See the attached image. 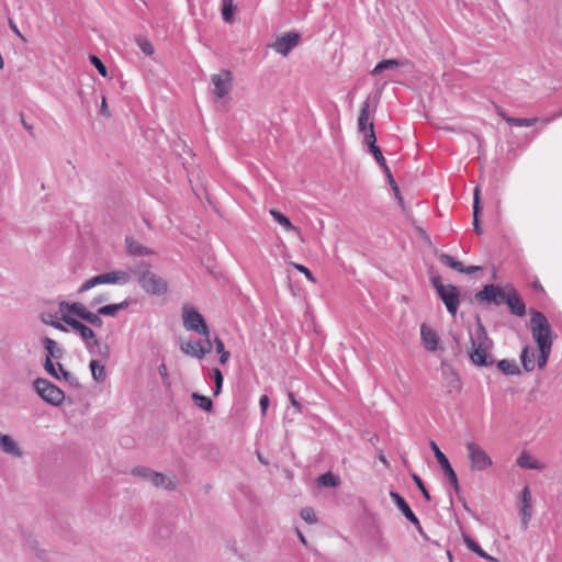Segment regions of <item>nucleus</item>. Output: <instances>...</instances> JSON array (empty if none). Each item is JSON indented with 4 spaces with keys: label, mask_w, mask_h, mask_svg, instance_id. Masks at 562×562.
Instances as JSON below:
<instances>
[{
    "label": "nucleus",
    "mask_w": 562,
    "mask_h": 562,
    "mask_svg": "<svg viewBox=\"0 0 562 562\" xmlns=\"http://www.w3.org/2000/svg\"><path fill=\"white\" fill-rule=\"evenodd\" d=\"M82 321L87 322L93 327L100 328L103 326V319L101 318V314H99V310L97 313H92L89 310H87Z\"/></svg>",
    "instance_id": "nucleus-41"
},
{
    "label": "nucleus",
    "mask_w": 562,
    "mask_h": 562,
    "mask_svg": "<svg viewBox=\"0 0 562 562\" xmlns=\"http://www.w3.org/2000/svg\"><path fill=\"white\" fill-rule=\"evenodd\" d=\"M301 35L297 32H288L281 35L276 40V42L272 44V48L283 55L288 56L290 52L296 47L300 43Z\"/></svg>",
    "instance_id": "nucleus-12"
},
{
    "label": "nucleus",
    "mask_w": 562,
    "mask_h": 562,
    "mask_svg": "<svg viewBox=\"0 0 562 562\" xmlns=\"http://www.w3.org/2000/svg\"><path fill=\"white\" fill-rule=\"evenodd\" d=\"M211 80L214 85V95L216 99H222L229 93L232 89V74L229 70L212 75Z\"/></svg>",
    "instance_id": "nucleus-13"
},
{
    "label": "nucleus",
    "mask_w": 562,
    "mask_h": 562,
    "mask_svg": "<svg viewBox=\"0 0 562 562\" xmlns=\"http://www.w3.org/2000/svg\"><path fill=\"white\" fill-rule=\"evenodd\" d=\"M150 268L151 266L147 261H139L131 268L128 273L130 277L133 274L139 283V280H143V278L145 279L151 273Z\"/></svg>",
    "instance_id": "nucleus-26"
},
{
    "label": "nucleus",
    "mask_w": 562,
    "mask_h": 562,
    "mask_svg": "<svg viewBox=\"0 0 562 562\" xmlns=\"http://www.w3.org/2000/svg\"><path fill=\"white\" fill-rule=\"evenodd\" d=\"M293 266L297 271L302 272L310 281L316 282L312 271L307 267L301 263H294Z\"/></svg>",
    "instance_id": "nucleus-53"
},
{
    "label": "nucleus",
    "mask_w": 562,
    "mask_h": 562,
    "mask_svg": "<svg viewBox=\"0 0 562 562\" xmlns=\"http://www.w3.org/2000/svg\"><path fill=\"white\" fill-rule=\"evenodd\" d=\"M317 483L318 485L325 487H336L339 485L340 480L337 475L333 474L331 472H326L317 477Z\"/></svg>",
    "instance_id": "nucleus-33"
},
{
    "label": "nucleus",
    "mask_w": 562,
    "mask_h": 562,
    "mask_svg": "<svg viewBox=\"0 0 562 562\" xmlns=\"http://www.w3.org/2000/svg\"><path fill=\"white\" fill-rule=\"evenodd\" d=\"M55 318H56V315H54L52 313H43L41 315V319L44 324L49 325L60 331L67 333L68 328L61 322H59Z\"/></svg>",
    "instance_id": "nucleus-35"
},
{
    "label": "nucleus",
    "mask_w": 562,
    "mask_h": 562,
    "mask_svg": "<svg viewBox=\"0 0 562 562\" xmlns=\"http://www.w3.org/2000/svg\"><path fill=\"white\" fill-rule=\"evenodd\" d=\"M137 44L146 56H151L154 54V46L147 40H138Z\"/></svg>",
    "instance_id": "nucleus-50"
},
{
    "label": "nucleus",
    "mask_w": 562,
    "mask_h": 562,
    "mask_svg": "<svg viewBox=\"0 0 562 562\" xmlns=\"http://www.w3.org/2000/svg\"><path fill=\"white\" fill-rule=\"evenodd\" d=\"M183 327L189 331H194L203 337L210 335V328L205 323L204 317L199 311L188 304L182 307Z\"/></svg>",
    "instance_id": "nucleus-6"
},
{
    "label": "nucleus",
    "mask_w": 562,
    "mask_h": 562,
    "mask_svg": "<svg viewBox=\"0 0 562 562\" xmlns=\"http://www.w3.org/2000/svg\"><path fill=\"white\" fill-rule=\"evenodd\" d=\"M63 379L71 386H75V387L80 386L78 379L74 374H71L69 371L64 372Z\"/></svg>",
    "instance_id": "nucleus-57"
},
{
    "label": "nucleus",
    "mask_w": 562,
    "mask_h": 562,
    "mask_svg": "<svg viewBox=\"0 0 562 562\" xmlns=\"http://www.w3.org/2000/svg\"><path fill=\"white\" fill-rule=\"evenodd\" d=\"M465 447L473 471H484L492 467L493 461L483 448L475 442H468Z\"/></svg>",
    "instance_id": "nucleus-9"
},
{
    "label": "nucleus",
    "mask_w": 562,
    "mask_h": 562,
    "mask_svg": "<svg viewBox=\"0 0 562 562\" xmlns=\"http://www.w3.org/2000/svg\"><path fill=\"white\" fill-rule=\"evenodd\" d=\"M80 337L85 342L88 341L89 339L97 337V335L89 326H86L82 333L80 334Z\"/></svg>",
    "instance_id": "nucleus-58"
},
{
    "label": "nucleus",
    "mask_w": 562,
    "mask_h": 562,
    "mask_svg": "<svg viewBox=\"0 0 562 562\" xmlns=\"http://www.w3.org/2000/svg\"><path fill=\"white\" fill-rule=\"evenodd\" d=\"M480 212H481V205H480L479 188H475L474 199H473V217H477Z\"/></svg>",
    "instance_id": "nucleus-54"
},
{
    "label": "nucleus",
    "mask_w": 562,
    "mask_h": 562,
    "mask_svg": "<svg viewBox=\"0 0 562 562\" xmlns=\"http://www.w3.org/2000/svg\"><path fill=\"white\" fill-rule=\"evenodd\" d=\"M505 122L509 126H533L538 122V117H505Z\"/></svg>",
    "instance_id": "nucleus-36"
},
{
    "label": "nucleus",
    "mask_w": 562,
    "mask_h": 562,
    "mask_svg": "<svg viewBox=\"0 0 562 562\" xmlns=\"http://www.w3.org/2000/svg\"><path fill=\"white\" fill-rule=\"evenodd\" d=\"M530 314L531 334L537 346H552V328L546 315L537 310H531Z\"/></svg>",
    "instance_id": "nucleus-3"
},
{
    "label": "nucleus",
    "mask_w": 562,
    "mask_h": 562,
    "mask_svg": "<svg viewBox=\"0 0 562 562\" xmlns=\"http://www.w3.org/2000/svg\"><path fill=\"white\" fill-rule=\"evenodd\" d=\"M505 304L509 307L510 313L518 317H521L526 314V305L514 286L509 288V294Z\"/></svg>",
    "instance_id": "nucleus-15"
},
{
    "label": "nucleus",
    "mask_w": 562,
    "mask_h": 562,
    "mask_svg": "<svg viewBox=\"0 0 562 562\" xmlns=\"http://www.w3.org/2000/svg\"><path fill=\"white\" fill-rule=\"evenodd\" d=\"M409 65V60L408 59H395V58H390V59H382L381 61H379L375 67L371 70V75L372 76H378V75H381L384 70H394V69H397L398 67H405V66H408Z\"/></svg>",
    "instance_id": "nucleus-16"
},
{
    "label": "nucleus",
    "mask_w": 562,
    "mask_h": 562,
    "mask_svg": "<svg viewBox=\"0 0 562 562\" xmlns=\"http://www.w3.org/2000/svg\"><path fill=\"white\" fill-rule=\"evenodd\" d=\"M93 380L102 382L105 379V368L98 360L92 359L89 363Z\"/></svg>",
    "instance_id": "nucleus-34"
},
{
    "label": "nucleus",
    "mask_w": 562,
    "mask_h": 562,
    "mask_svg": "<svg viewBox=\"0 0 562 562\" xmlns=\"http://www.w3.org/2000/svg\"><path fill=\"white\" fill-rule=\"evenodd\" d=\"M44 369L54 379H57V380L60 379V375L58 374L56 367H55L54 362L52 361V359H49V357H46V359H45Z\"/></svg>",
    "instance_id": "nucleus-48"
},
{
    "label": "nucleus",
    "mask_w": 562,
    "mask_h": 562,
    "mask_svg": "<svg viewBox=\"0 0 562 562\" xmlns=\"http://www.w3.org/2000/svg\"><path fill=\"white\" fill-rule=\"evenodd\" d=\"M390 496H391L392 501L395 503V505L397 506V508L405 516V518L407 520H409L412 524H416L417 516L411 509L408 503L397 492H393V491L390 492Z\"/></svg>",
    "instance_id": "nucleus-19"
},
{
    "label": "nucleus",
    "mask_w": 562,
    "mask_h": 562,
    "mask_svg": "<svg viewBox=\"0 0 562 562\" xmlns=\"http://www.w3.org/2000/svg\"><path fill=\"white\" fill-rule=\"evenodd\" d=\"M88 308L82 303H79V302L69 303V302H66V301H61L59 303V311L63 314H68L70 316L74 315V316H77L80 319L83 318Z\"/></svg>",
    "instance_id": "nucleus-20"
},
{
    "label": "nucleus",
    "mask_w": 562,
    "mask_h": 562,
    "mask_svg": "<svg viewBox=\"0 0 562 562\" xmlns=\"http://www.w3.org/2000/svg\"><path fill=\"white\" fill-rule=\"evenodd\" d=\"M420 336L425 348L429 351H436L438 348L439 337L437 333L423 324L420 327Z\"/></svg>",
    "instance_id": "nucleus-18"
},
{
    "label": "nucleus",
    "mask_w": 562,
    "mask_h": 562,
    "mask_svg": "<svg viewBox=\"0 0 562 562\" xmlns=\"http://www.w3.org/2000/svg\"><path fill=\"white\" fill-rule=\"evenodd\" d=\"M289 401L293 407V414H300L302 413V405L301 403L295 398V395L293 392L288 393Z\"/></svg>",
    "instance_id": "nucleus-52"
},
{
    "label": "nucleus",
    "mask_w": 562,
    "mask_h": 562,
    "mask_svg": "<svg viewBox=\"0 0 562 562\" xmlns=\"http://www.w3.org/2000/svg\"><path fill=\"white\" fill-rule=\"evenodd\" d=\"M479 270H481V267H479V266H464L463 265V270L460 271V273L472 274Z\"/></svg>",
    "instance_id": "nucleus-62"
},
{
    "label": "nucleus",
    "mask_w": 562,
    "mask_h": 562,
    "mask_svg": "<svg viewBox=\"0 0 562 562\" xmlns=\"http://www.w3.org/2000/svg\"><path fill=\"white\" fill-rule=\"evenodd\" d=\"M412 479H413L414 483L416 484V486L418 487V490L422 492L425 499L427 502H430L431 496H430L428 490L426 488L423 480L417 474H412Z\"/></svg>",
    "instance_id": "nucleus-46"
},
{
    "label": "nucleus",
    "mask_w": 562,
    "mask_h": 562,
    "mask_svg": "<svg viewBox=\"0 0 562 562\" xmlns=\"http://www.w3.org/2000/svg\"><path fill=\"white\" fill-rule=\"evenodd\" d=\"M191 397H192L193 403L198 407H200L201 409H203L205 412H212L213 401L211 400V397L202 395L198 392H193Z\"/></svg>",
    "instance_id": "nucleus-29"
},
{
    "label": "nucleus",
    "mask_w": 562,
    "mask_h": 562,
    "mask_svg": "<svg viewBox=\"0 0 562 562\" xmlns=\"http://www.w3.org/2000/svg\"><path fill=\"white\" fill-rule=\"evenodd\" d=\"M138 284L146 293L151 295L160 296L168 291V282L154 272L145 279L143 278V280H139Z\"/></svg>",
    "instance_id": "nucleus-11"
},
{
    "label": "nucleus",
    "mask_w": 562,
    "mask_h": 562,
    "mask_svg": "<svg viewBox=\"0 0 562 562\" xmlns=\"http://www.w3.org/2000/svg\"><path fill=\"white\" fill-rule=\"evenodd\" d=\"M300 516L307 524H315L317 521L316 515L311 507H304L301 509Z\"/></svg>",
    "instance_id": "nucleus-47"
},
{
    "label": "nucleus",
    "mask_w": 562,
    "mask_h": 562,
    "mask_svg": "<svg viewBox=\"0 0 562 562\" xmlns=\"http://www.w3.org/2000/svg\"><path fill=\"white\" fill-rule=\"evenodd\" d=\"M430 448H431V450H432V452L435 454V458L437 459L438 463L440 464V467H441V469L443 471V474L449 480V482L452 485V487L456 491V493L459 494L460 493V486H459L458 476H457L454 470L452 469L448 458L439 449V447L437 446V443L435 441H430Z\"/></svg>",
    "instance_id": "nucleus-10"
},
{
    "label": "nucleus",
    "mask_w": 562,
    "mask_h": 562,
    "mask_svg": "<svg viewBox=\"0 0 562 562\" xmlns=\"http://www.w3.org/2000/svg\"><path fill=\"white\" fill-rule=\"evenodd\" d=\"M432 288L436 290L439 299L445 304L447 311L456 316L458 307L460 305V291L458 286L453 284H443L440 276H432L430 278Z\"/></svg>",
    "instance_id": "nucleus-2"
},
{
    "label": "nucleus",
    "mask_w": 562,
    "mask_h": 562,
    "mask_svg": "<svg viewBox=\"0 0 562 562\" xmlns=\"http://www.w3.org/2000/svg\"><path fill=\"white\" fill-rule=\"evenodd\" d=\"M130 304H131V299H125L124 301H122L120 303H115L117 313L122 310L127 308L130 306Z\"/></svg>",
    "instance_id": "nucleus-63"
},
{
    "label": "nucleus",
    "mask_w": 562,
    "mask_h": 562,
    "mask_svg": "<svg viewBox=\"0 0 562 562\" xmlns=\"http://www.w3.org/2000/svg\"><path fill=\"white\" fill-rule=\"evenodd\" d=\"M387 179H389V182H390V186L396 196V199L398 200L400 204L403 206V198L401 195V192H400V189H398V186L396 183V181L394 180L392 173L390 172V176H386Z\"/></svg>",
    "instance_id": "nucleus-51"
},
{
    "label": "nucleus",
    "mask_w": 562,
    "mask_h": 562,
    "mask_svg": "<svg viewBox=\"0 0 562 562\" xmlns=\"http://www.w3.org/2000/svg\"><path fill=\"white\" fill-rule=\"evenodd\" d=\"M269 403H270V400H269L268 395L260 396L259 405H260V411H261L262 416H265L267 414Z\"/></svg>",
    "instance_id": "nucleus-59"
},
{
    "label": "nucleus",
    "mask_w": 562,
    "mask_h": 562,
    "mask_svg": "<svg viewBox=\"0 0 562 562\" xmlns=\"http://www.w3.org/2000/svg\"><path fill=\"white\" fill-rule=\"evenodd\" d=\"M131 473L134 476L150 482L156 487L173 491L177 486L176 481L172 477H167L162 473L156 472L147 467H135Z\"/></svg>",
    "instance_id": "nucleus-8"
},
{
    "label": "nucleus",
    "mask_w": 562,
    "mask_h": 562,
    "mask_svg": "<svg viewBox=\"0 0 562 562\" xmlns=\"http://www.w3.org/2000/svg\"><path fill=\"white\" fill-rule=\"evenodd\" d=\"M473 231L477 235H481L483 233V231L481 228V225H480L479 216L477 217H473Z\"/></svg>",
    "instance_id": "nucleus-64"
},
{
    "label": "nucleus",
    "mask_w": 562,
    "mask_h": 562,
    "mask_svg": "<svg viewBox=\"0 0 562 562\" xmlns=\"http://www.w3.org/2000/svg\"><path fill=\"white\" fill-rule=\"evenodd\" d=\"M370 117V98L361 104L359 117H358V128L359 132H366Z\"/></svg>",
    "instance_id": "nucleus-28"
},
{
    "label": "nucleus",
    "mask_w": 562,
    "mask_h": 562,
    "mask_svg": "<svg viewBox=\"0 0 562 562\" xmlns=\"http://www.w3.org/2000/svg\"><path fill=\"white\" fill-rule=\"evenodd\" d=\"M535 350L529 346H525L520 353V361L524 369L527 372H530L535 369Z\"/></svg>",
    "instance_id": "nucleus-27"
},
{
    "label": "nucleus",
    "mask_w": 562,
    "mask_h": 562,
    "mask_svg": "<svg viewBox=\"0 0 562 562\" xmlns=\"http://www.w3.org/2000/svg\"><path fill=\"white\" fill-rule=\"evenodd\" d=\"M99 344V340L97 339V337H94L92 339H89L88 341H85V347L90 355H95V350Z\"/></svg>",
    "instance_id": "nucleus-55"
},
{
    "label": "nucleus",
    "mask_w": 562,
    "mask_h": 562,
    "mask_svg": "<svg viewBox=\"0 0 562 562\" xmlns=\"http://www.w3.org/2000/svg\"><path fill=\"white\" fill-rule=\"evenodd\" d=\"M42 344L45 348V350L47 351V356L46 357H49V359H60L63 358L64 356V350L63 348H60L57 342L49 338V337H44L42 339Z\"/></svg>",
    "instance_id": "nucleus-25"
},
{
    "label": "nucleus",
    "mask_w": 562,
    "mask_h": 562,
    "mask_svg": "<svg viewBox=\"0 0 562 562\" xmlns=\"http://www.w3.org/2000/svg\"><path fill=\"white\" fill-rule=\"evenodd\" d=\"M60 319L68 326H70L74 330H76L77 333H79V335L82 333V330L85 329V327L87 326L86 324H83L82 322L74 318L72 316L68 315V314H63Z\"/></svg>",
    "instance_id": "nucleus-40"
},
{
    "label": "nucleus",
    "mask_w": 562,
    "mask_h": 562,
    "mask_svg": "<svg viewBox=\"0 0 562 562\" xmlns=\"http://www.w3.org/2000/svg\"><path fill=\"white\" fill-rule=\"evenodd\" d=\"M509 288H513L512 285H507L505 288L496 284H486L483 286V289L475 293V300L479 303L483 304H494V305H502L505 304L506 299L509 294Z\"/></svg>",
    "instance_id": "nucleus-7"
},
{
    "label": "nucleus",
    "mask_w": 562,
    "mask_h": 562,
    "mask_svg": "<svg viewBox=\"0 0 562 562\" xmlns=\"http://www.w3.org/2000/svg\"><path fill=\"white\" fill-rule=\"evenodd\" d=\"M215 349L217 353L220 355V363L222 366H225L227 361L229 360L231 353L225 349L224 342L221 338L215 337L214 338Z\"/></svg>",
    "instance_id": "nucleus-39"
},
{
    "label": "nucleus",
    "mask_w": 562,
    "mask_h": 562,
    "mask_svg": "<svg viewBox=\"0 0 562 562\" xmlns=\"http://www.w3.org/2000/svg\"><path fill=\"white\" fill-rule=\"evenodd\" d=\"M497 368L506 375H515L520 373V370L515 360H499L497 362Z\"/></svg>",
    "instance_id": "nucleus-30"
},
{
    "label": "nucleus",
    "mask_w": 562,
    "mask_h": 562,
    "mask_svg": "<svg viewBox=\"0 0 562 562\" xmlns=\"http://www.w3.org/2000/svg\"><path fill=\"white\" fill-rule=\"evenodd\" d=\"M235 7L233 0H222V16L226 23H232L234 18Z\"/></svg>",
    "instance_id": "nucleus-38"
},
{
    "label": "nucleus",
    "mask_w": 562,
    "mask_h": 562,
    "mask_svg": "<svg viewBox=\"0 0 562 562\" xmlns=\"http://www.w3.org/2000/svg\"><path fill=\"white\" fill-rule=\"evenodd\" d=\"M438 259L443 266L454 269L458 272L463 270V263L449 254L441 252L438 255Z\"/></svg>",
    "instance_id": "nucleus-32"
},
{
    "label": "nucleus",
    "mask_w": 562,
    "mask_h": 562,
    "mask_svg": "<svg viewBox=\"0 0 562 562\" xmlns=\"http://www.w3.org/2000/svg\"><path fill=\"white\" fill-rule=\"evenodd\" d=\"M126 252L135 257H146L154 254L151 249L135 240L133 237L125 238Z\"/></svg>",
    "instance_id": "nucleus-17"
},
{
    "label": "nucleus",
    "mask_w": 562,
    "mask_h": 562,
    "mask_svg": "<svg viewBox=\"0 0 562 562\" xmlns=\"http://www.w3.org/2000/svg\"><path fill=\"white\" fill-rule=\"evenodd\" d=\"M371 154L374 157V159L376 160V162L379 164V166L383 169L384 173L386 176H390L391 170L386 165V160L382 154L381 148H379L378 151H373Z\"/></svg>",
    "instance_id": "nucleus-45"
},
{
    "label": "nucleus",
    "mask_w": 562,
    "mask_h": 562,
    "mask_svg": "<svg viewBox=\"0 0 562 562\" xmlns=\"http://www.w3.org/2000/svg\"><path fill=\"white\" fill-rule=\"evenodd\" d=\"M95 355L100 356L103 359H108L110 357V347L108 345L99 344Z\"/></svg>",
    "instance_id": "nucleus-56"
},
{
    "label": "nucleus",
    "mask_w": 562,
    "mask_h": 562,
    "mask_svg": "<svg viewBox=\"0 0 562 562\" xmlns=\"http://www.w3.org/2000/svg\"><path fill=\"white\" fill-rule=\"evenodd\" d=\"M205 340L203 342L200 341V347L203 351H205V356L212 351V342L210 339V335L207 337H204Z\"/></svg>",
    "instance_id": "nucleus-61"
},
{
    "label": "nucleus",
    "mask_w": 562,
    "mask_h": 562,
    "mask_svg": "<svg viewBox=\"0 0 562 562\" xmlns=\"http://www.w3.org/2000/svg\"><path fill=\"white\" fill-rule=\"evenodd\" d=\"M270 214L273 217V220L279 223L282 227H284L286 231H294L296 229L288 216H285L283 213H281L278 210H270Z\"/></svg>",
    "instance_id": "nucleus-37"
},
{
    "label": "nucleus",
    "mask_w": 562,
    "mask_h": 562,
    "mask_svg": "<svg viewBox=\"0 0 562 562\" xmlns=\"http://www.w3.org/2000/svg\"><path fill=\"white\" fill-rule=\"evenodd\" d=\"M99 314L103 316H112L115 317L117 314V308L115 303L114 304H108L104 306L99 307Z\"/></svg>",
    "instance_id": "nucleus-49"
},
{
    "label": "nucleus",
    "mask_w": 562,
    "mask_h": 562,
    "mask_svg": "<svg viewBox=\"0 0 562 562\" xmlns=\"http://www.w3.org/2000/svg\"><path fill=\"white\" fill-rule=\"evenodd\" d=\"M518 467L529 470H543L546 465L531 457L527 451H522L516 460Z\"/></svg>",
    "instance_id": "nucleus-21"
},
{
    "label": "nucleus",
    "mask_w": 562,
    "mask_h": 562,
    "mask_svg": "<svg viewBox=\"0 0 562 562\" xmlns=\"http://www.w3.org/2000/svg\"><path fill=\"white\" fill-rule=\"evenodd\" d=\"M89 60H90L91 65L94 66V68L98 70V72L102 77H106L108 76L106 67H105V65L102 63V60L98 56L90 55L89 56Z\"/></svg>",
    "instance_id": "nucleus-44"
},
{
    "label": "nucleus",
    "mask_w": 562,
    "mask_h": 562,
    "mask_svg": "<svg viewBox=\"0 0 562 562\" xmlns=\"http://www.w3.org/2000/svg\"><path fill=\"white\" fill-rule=\"evenodd\" d=\"M471 349L469 357L473 364L477 367H490L494 363L491 356L493 341L488 338L487 331L477 317V326L473 334H470Z\"/></svg>",
    "instance_id": "nucleus-1"
},
{
    "label": "nucleus",
    "mask_w": 562,
    "mask_h": 562,
    "mask_svg": "<svg viewBox=\"0 0 562 562\" xmlns=\"http://www.w3.org/2000/svg\"><path fill=\"white\" fill-rule=\"evenodd\" d=\"M551 347L552 346H547L546 348L544 347H538V349H539L538 367L540 369H543L547 366L548 359H549V356H550V352H551Z\"/></svg>",
    "instance_id": "nucleus-43"
},
{
    "label": "nucleus",
    "mask_w": 562,
    "mask_h": 562,
    "mask_svg": "<svg viewBox=\"0 0 562 562\" xmlns=\"http://www.w3.org/2000/svg\"><path fill=\"white\" fill-rule=\"evenodd\" d=\"M0 449L14 457L22 456V450L18 442L9 435L0 434Z\"/></svg>",
    "instance_id": "nucleus-22"
},
{
    "label": "nucleus",
    "mask_w": 562,
    "mask_h": 562,
    "mask_svg": "<svg viewBox=\"0 0 562 562\" xmlns=\"http://www.w3.org/2000/svg\"><path fill=\"white\" fill-rule=\"evenodd\" d=\"M131 281L130 273L123 270H114L105 273H100L91 279L85 281L79 288L78 292L83 293L100 284H120L124 285Z\"/></svg>",
    "instance_id": "nucleus-4"
},
{
    "label": "nucleus",
    "mask_w": 562,
    "mask_h": 562,
    "mask_svg": "<svg viewBox=\"0 0 562 562\" xmlns=\"http://www.w3.org/2000/svg\"><path fill=\"white\" fill-rule=\"evenodd\" d=\"M519 515L525 527L528 526L532 516V496L528 485H526L519 495Z\"/></svg>",
    "instance_id": "nucleus-14"
},
{
    "label": "nucleus",
    "mask_w": 562,
    "mask_h": 562,
    "mask_svg": "<svg viewBox=\"0 0 562 562\" xmlns=\"http://www.w3.org/2000/svg\"><path fill=\"white\" fill-rule=\"evenodd\" d=\"M180 350L184 355L196 359H202L205 357V351H203L200 347V341H184L180 345Z\"/></svg>",
    "instance_id": "nucleus-23"
},
{
    "label": "nucleus",
    "mask_w": 562,
    "mask_h": 562,
    "mask_svg": "<svg viewBox=\"0 0 562 562\" xmlns=\"http://www.w3.org/2000/svg\"><path fill=\"white\" fill-rule=\"evenodd\" d=\"M463 541L469 550L477 554L480 558L490 561V562H498L496 558L490 555L487 552H485L480 544L472 539L470 536L463 535Z\"/></svg>",
    "instance_id": "nucleus-24"
},
{
    "label": "nucleus",
    "mask_w": 562,
    "mask_h": 562,
    "mask_svg": "<svg viewBox=\"0 0 562 562\" xmlns=\"http://www.w3.org/2000/svg\"><path fill=\"white\" fill-rule=\"evenodd\" d=\"M158 373L159 375L161 376L164 383H168L169 384V374H168V369H167V366L165 363H161L159 367H158Z\"/></svg>",
    "instance_id": "nucleus-60"
},
{
    "label": "nucleus",
    "mask_w": 562,
    "mask_h": 562,
    "mask_svg": "<svg viewBox=\"0 0 562 562\" xmlns=\"http://www.w3.org/2000/svg\"><path fill=\"white\" fill-rule=\"evenodd\" d=\"M37 395L53 406H59L65 400V393L57 385L44 378H37L33 382Z\"/></svg>",
    "instance_id": "nucleus-5"
},
{
    "label": "nucleus",
    "mask_w": 562,
    "mask_h": 562,
    "mask_svg": "<svg viewBox=\"0 0 562 562\" xmlns=\"http://www.w3.org/2000/svg\"><path fill=\"white\" fill-rule=\"evenodd\" d=\"M363 133H364L363 144H366L368 146L369 151L370 153L378 151V149L380 147L376 145V136L374 133L373 122H371L369 124V130Z\"/></svg>",
    "instance_id": "nucleus-31"
},
{
    "label": "nucleus",
    "mask_w": 562,
    "mask_h": 562,
    "mask_svg": "<svg viewBox=\"0 0 562 562\" xmlns=\"http://www.w3.org/2000/svg\"><path fill=\"white\" fill-rule=\"evenodd\" d=\"M210 378L214 381L215 387H214V395H218L222 391L224 376L220 369L214 368L212 369L210 373Z\"/></svg>",
    "instance_id": "nucleus-42"
}]
</instances>
